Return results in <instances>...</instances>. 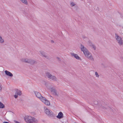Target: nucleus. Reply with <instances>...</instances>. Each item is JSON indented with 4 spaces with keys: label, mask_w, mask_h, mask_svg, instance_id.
Returning <instances> with one entry per match:
<instances>
[{
    "label": "nucleus",
    "mask_w": 123,
    "mask_h": 123,
    "mask_svg": "<svg viewBox=\"0 0 123 123\" xmlns=\"http://www.w3.org/2000/svg\"><path fill=\"white\" fill-rule=\"evenodd\" d=\"M56 58L58 61H61V60L60 59V58H59V57H57Z\"/></svg>",
    "instance_id": "nucleus-21"
},
{
    "label": "nucleus",
    "mask_w": 123,
    "mask_h": 123,
    "mask_svg": "<svg viewBox=\"0 0 123 123\" xmlns=\"http://www.w3.org/2000/svg\"><path fill=\"white\" fill-rule=\"evenodd\" d=\"M5 73L7 75H8L12 77L13 76V74L10 72H9L8 71L6 70L5 71Z\"/></svg>",
    "instance_id": "nucleus-14"
},
{
    "label": "nucleus",
    "mask_w": 123,
    "mask_h": 123,
    "mask_svg": "<svg viewBox=\"0 0 123 123\" xmlns=\"http://www.w3.org/2000/svg\"><path fill=\"white\" fill-rule=\"evenodd\" d=\"M95 75H96V77H98V78L99 77V75L98 74V73L97 72H95Z\"/></svg>",
    "instance_id": "nucleus-20"
},
{
    "label": "nucleus",
    "mask_w": 123,
    "mask_h": 123,
    "mask_svg": "<svg viewBox=\"0 0 123 123\" xmlns=\"http://www.w3.org/2000/svg\"><path fill=\"white\" fill-rule=\"evenodd\" d=\"M63 114L62 112H60L58 114V116H56V117L58 119H61L63 117Z\"/></svg>",
    "instance_id": "nucleus-12"
},
{
    "label": "nucleus",
    "mask_w": 123,
    "mask_h": 123,
    "mask_svg": "<svg viewBox=\"0 0 123 123\" xmlns=\"http://www.w3.org/2000/svg\"><path fill=\"white\" fill-rule=\"evenodd\" d=\"M16 91V92L15 93L14 97L15 98H16L18 97V95H21L22 94V93L21 91L18 89H17Z\"/></svg>",
    "instance_id": "nucleus-10"
},
{
    "label": "nucleus",
    "mask_w": 123,
    "mask_h": 123,
    "mask_svg": "<svg viewBox=\"0 0 123 123\" xmlns=\"http://www.w3.org/2000/svg\"><path fill=\"white\" fill-rule=\"evenodd\" d=\"M5 107V105L2 103L0 102V108H3Z\"/></svg>",
    "instance_id": "nucleus-16"
},
{
    "label": "nucleus",
    "mask_w": 123,
    "mask_h": 123,
    "mask_svg": "<svg viewBox=\"0 0 123 123\" xmlns=\"http://www.w3.org/2000/svg\"><path fill=\"white\" fill-rule=\"evenodd\" d=\"M41 101L47 105L49 106L50 105V102L47 100L44 97L42 98V99L41 100Z\"/></svg>",
    "instance_id": "nucleus-8"
},
{
    "label": "nucleus",
    "mask_w": 123,
    "mask_h": 123,
    "mask_svg": "<svg viewBox=\"0 0 123 123\" xmlns=\"http://www.w3.org/2000/svg\"><path fill=\"white\" fill-rule=\"evenodd\" d=\"M89 45L90 46L91 45V44H93L91 42H89Z\"/></svg>",
    "instance_id": "nucleus-22"
},
{
    "label": "nucleus",
    "mask_w": 123,
    "mask_h": 123,
    "mask_svg": "<svg viewBox=\"0 0 123 123\" xmlns=\"http://www.w3.org/2000/svg\"><path fill=\"white\" fill-rule=\"evenodd\" d=\"M22 61L24 62L29 63L32 65L37 63L36 61L31 59H22Z\"/></svg>",
    "instance_id": "nucleus-6"
},
{
    "label": "nucleus",
    "mask_w": 123,
    "mask_h": 123,
    "mask_svg": "<svg viewBox=\"0 0 123 123\" xmlns=\"http://www.w3.org/2000/svg\"><path fill=\"white\" fill-rule=\"evenodd\" d=\"M101 107H102V108L103 109L106 108L105 107H104L103 106H102V105L101 106Z\"/></svg>",
    "instance_id": "nucleus-24"
},
{
    "label": "nucleus",
    "mask_w": 123,
    "mask_h": 123,
    "mask_svg": "<svg viewBox=\"0 0 123 123\" xmlns=\"http://www.w3.org/2000/svg\"><path fill=\"white\" fill-rule=\"evenodd\" d=\"M24 119L26 123H38L37 119L30 116L25 117Z\"/></svg>",
    "instance_id": "nucleus-2"
},
{
    "label": "nucleus",
    "mask_w": 123,
    "mask_h": 123,
    "mask_svg": "<svg viewBox=\"0 0 123 123\" xmlns=\"http://www.w3.org/2000/svg\"><path fill=\"white\" fill-rule=\"evenodd\" d=\"M39 53L40 54V55L43 57H45L48 59H49L50 58L48 55L47 53L45 52L42 51H39Z\"/></svg>",
    "instance_id": "nucleus-7"
},
{
    "label": "nucleus",
    "mask_w": 123,
    "mask_h": 123,
    "mask_svg": "<svg viewBox=\"0 0 123 123\" xmlns=\"http://www.w3.org/2000/svg\"><path fill=\"white\" fill-rule=\"evenodd\" d=\"M115 38L117 42L118 43L119 45L121 46L123 45V41L122 38L119 36L117 33H115Z\"/></svg>",
    "instance_id": "nucleus-4"
},
{
    "label": "nucleus",
    "mask_w": 123,
    "mask_h": 123,
    "mask_svg": "<svg viewBox=\"0 0 123 123\" xmlns=\"http://www.w3.org/2000/svg\"><path fill=\"white\" fill-rule=\"evenodd\" d=\"M0 85H1L0 84V90H1V88L0 86Z\"/></svg>",
    "instance_id": "nucleus-27"
},
{
    "label": "nucleus",
    "mask_w": 123,
    "mask_h": 123,
    "mask_svg": "<svg viewBox=\"0 0 123 123\" xmlns=\"http://www.w3.org/2000/svg\"><path fill=\"white\" fill-rule=\"evenodd\" d=\"M44 111L46 114L49 117H53L55 116L54 113L51 110L48 109L46 107H44Z\"/></svg>",
    "instance_id": "nucleus-5"
},
{
    "label": "nucleus",
    "mask_w": 123,
    "mask_h": 123,
    "mask_svg": "<svg viewBox=\"0 0 123 123\" xmlns=\"http://www.w3.org/2000/svg\"><path fill=\"white\" fill-rule=\"evenodd\" d=\"M4 42V39L2 38V37L0 35V43H3Z\"/></svg>",
    "instance_id": "nucleus-15"
},
{
    "label": "nucleus",
    "mask_w": 123,
    "mask_h": 123,
    "mask_svg": "<svg viewBox=\"0 0 123 123\" xmlns=\"http://www.w3.org/2000/svg\"><path fill=\"white\" fill-rule=\"evenodd\" d=\"M83 38H86V37L84 36H83Z\"/></svg>",
    "instance_id": "nucleus-25"
},
{
    "label": "nucleus",
    "mask_w": 123,
    "mask_h": 123,
    "mask_svg": "<svg viewBox=\"0 0 123 123\" xmlns=\"http://www.w3.org/2000/svg\"><path fill=\"white\" fill-rule=\"evenodd\" d=\"M51 91L52 92H53V93L54 95L56 96H58V94L57 93V92H56V91L55 89L51 88Z\"/></svg>",
    "instance_id": "nucleus-13"
},
{
    "label": "nucleus",
    "mask_w": 123,
    "mask_h": 123,
    "mask_svg": "<svg viewBox=\"0 0 123 123\" xmlns=\"http://www.w3.org/2000/svg\"><path fill=\"white\" fill-rule=\"evenodd\" d=\"M34 93L36 97L41 100L42 99V98H43V96H42L41 94L38 92L35 91Z\"/></svg>",
    "instance_id": "nucleus-9"
},
{
    "label": "nucleus",
    "mask_w": 123,
    "mask_h": 123,
    "mask_svg": "<svg viewBox=\"0 0 123 123\" xmlns=\"http://www.w3.org/2000/svg\"><path fill=\"white\" fill-rule=\"evenodd\" d=\"M90 46H92V47L94 49V50H95L96 49V47L93 44H91L90 45Z\"/></svg>",
    "instance_id": "nucleus-19"
},
{
    "label": "nucleus",
    "mask_w": 123,
    "mask_h": 123,
    "mask_svg": "<svg viewBox=\"0 0 123 123\" xmlns=\"http://www.w3.org/2000/svg\"><path fill=\"white\" fill-rule=\"evenodd\" d=\"M71 55L72 56H74L75 58L78 60H81V59L80 57L79 56H78V55L77 54H76L73 53H71Z\"/></svg>",
    "instance_id": "nucleus-11"
},
{
    "label": "nucleus",
    "mask_w": 123,
    "mask_h": 123,
    "mask_svg": "<svg viewBox=\"0 0 123 123\" xmlns=\"http://www.w3.org/2000/svg\"><path fill=\"white\" fill-rule=\"evenodd\" d=\"M70 4L71 6L72 7L73 6L76 5V4L73 2L71 3Z\"/></svg>",
    "instance_id": "nucleus-18"
},
{
    "label": "nucleus",
    "mask_w": 123,
    "mask_h": 123,
    "mask_svg": "<svg viewBox=\"0 0 123 123\" xmlns=\"http://www.w3.org/2000/svg\"><path fill=\"white\" fill-rule=\"evenodd\" d=\"M3 123H9V122H4Z\"/></svg>",
    "instance_id": "nucleus-26"
},
{
    "label": "nucleus",
    "mask_w": 123,
    "mask_h": 123,
    "mask_svg": "<svg viewBox=\"0 0 123 123\" xmlns=\"http://www.w3.org/2000/svg\"><path fill=\"white\" fill-rule=\"evenodd\" d=\"M81 51L83 52L84 53L86 57L89 60L93 61L94 59L92 55L91 54L89 53L88 50L83 45H81Z\"/></svg>",
    "instance_id": "nucleus-1"
},
{
    "label": "nucleus",
    "mask_w": 123,
    "mask_h": 123,
    "mask_svg": "<svg viewBox=\"0 0 123 123\" xmlns=\"http://www.w3.org/2000/svg\"><path fill=\"white\" fill-rule=\"evenodd\" d=\"M20 0L23 3L26 5H27L28 2L27 0Z\"/></svg>",
    "instance_id": "nucleus-17"
},
{
    "label": "nucleus",
    "mask_w": 123,
    "mask_h": 123,
    "mask_svg": "<svg viewBox=\"0 0 123 123\" xmlns=\"http://www.w3.org/2000/svg\"><path fill=\"white\" fill-rule=\"evenodd\" d=\"M45 74L46 76L51 80L56 81L58 80V79L55 76L52 75L48 72H46Z\"/></svg>",
    "instance_id": "nucleus-3"
},
{
    "label": "nucleus",
    "mask_w": 123,
    "mask_h": 123,
    "mask_svg": "<svg viewBox=\"0 0 123 123\" xmlns=\"http://www.w3.org/2000/svg\"><path fill=\"white\" fill-rule=\"evenodd\" d=\"M14 122H15V123H20L19 122H18L17 121H14Z\"/></svg>",
    "instance_id": "nucleus-23"
},
{
    "label": "nucleus",
    "mask_w": 123,
    "mask_h": 123,
    "mask_svg": "<svg viewBox=\"0 0 123 123\" xmlns=\"http://www.w3.org/2000/svg\"><path fill=\"white\" fill-rule=\"evenodd\" d=\"M51 41L52 42H53V43L54 42V41Z\"/></svg>",
    "instance_id": "nucleus-28"
}]
</instances>
